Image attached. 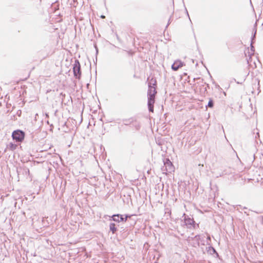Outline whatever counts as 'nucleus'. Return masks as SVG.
<instances>
[{
	"instance_id": "nucleus-4",
	"label": "nucleus",
	"mask_w": 263,
	"mask_h": 263,
	"mask_svg": "<svg viewBox=\"0 0 263 263\" xmlns=\"http://www.w3.org/2000/svg\"><path fill=\"white\" fill-rule=\"evenodd\" d=\"M130 217V215H121L119 214H114L111 216V219L110 220H113L114 221L120 222L121 221H126L128 218Z\"/></svg>"
},
{
	"instance_id": "nucleus-31",
	"label": "nucleus",
	"mask_w": 263,
	"mask_h": 263,
	"mask_svg": "<svg viewBox=\"0 0 263 263\" xmlns=\"http://www.w3.org/2000/svg\"><path fill=\"white\" fill-rule=\"evenodd\" d=\"M247 63L249 64V60H247Z\"/></svg>"
},
{
	"instance_id": "nucleus-17",
	"label": "nucleus",
	"mask_w": 263,
	"mask_h": 263,
	"mask_svg": "<svg viewBox=\"0 0 263 263\" xmlns=\"http://www.w3.org/2000/svg\"><path fill=\"white\" fill-rule=\"evenodd\" d=\"M62 183H63V186L65 188L66 187V180L65 179L63 181Z\"/></svg>"
},
{
	"instance_id": "nucleus-19",
	"label": "nucleus",
	"mask_w": 263,
	"mask_h": 263,
	"mask_svg": "<svg viewBox=\"0 0 263 263\" xmlns=\"http://www.w3.org/2000/svg\"><path fill=\"white\" fill-rule=\"evenodd\" d=\"M171 23V17L170 18L169 20H168V23L166 26V27L167 28L168 27V26L169 25V24Z\"/></svg>"
},
{
	"instance_id": "nucleus-14",
	"label": "nucleus",
	"mask_w": 263,
	"mask_h": 263,
	"mask_svg": "<svg viewBox=\"0 0 263 263\" xmlns=\"http://www.w3.org/2000/svg\"><path fill=\"white\" fill-rule=\"evenodd\" d=\"M16 147V145L12 143H10L9 144V148L11 150H14Z\"/></svg>"
},
{
	"instance_id": "nucleus-26",
	"label": "nucleus",
	"mask_w": 263,
	"mask_h": 263,
	"mask_svg": "<svg viewBox=\"0 0 263 263\" xmlns=\"http://www.w3.org/2000/svg\"><path fill=\"white\" fill-rule=\"evenodd\" d=\"M101 17H102V18H104V17H105V16H104V15H102V16H101Z\"/></svg>"
},
{
	"instance_id": "nucleus-28",
	"label": "nucleus",
	"mask_w": 263,
	"mask_h": 263,
	"mask_svg": "<svg viewBox=\"0 0 263 263\" xmlns=\"http://www.w3.org/2000/svg\"><path fill=\"white\" fill-rule=\"evenodd\" d=\"M243 209H247V208H246V207H245V206H244V207L243 208Z\"/></svg>"
},
{
	"instance_id": "nucleus-6",
	"label": "nucleus",
	"mask_w": 263,
	"mask_h": 263,
	"mask_svg": "<svg viewBox=\"0 0 263 263\" xmlns=\"http://www.w3.org/2000/svg\"><path fill=\"white\" fill-rule=\"evenodd\" d=\"M162 170H165L166 172L171 173L174 170V167L171 161L167 159L165 162H164V166L162 168Z\"/></svg>"
},
{
	"instance_id": "nucleus-27",
	"label": "nucleus",
	"mask_w": 263,
	"mask_h": 263,
	"mask_svg": "<svg viewBox=\"0 0 263 263\" xmlns=\"http://www.w3.org/2000/svg\"><path fill=\"white\" fill-rule=\"evenodd\" d=\"M256 26H257V24H256V23L255 24V26H254V27H256Z\"/></svg>"
},
{
	"instance_id": "nucleus-1",
	"label": "nucleus",
	"mask_w": 263,
	"mask_h": 263,
	"mask_svg": "<svg viewBox=\"0 0 263 263\" xmlns=\"http://www.w3.org/2000/svg\"><path fill=\"white\" fill-rule=\"evenodd\" d=\"M73 76L75 78L80 79L81 77V65L78 60L74 59V63L72 65Z\"/></svg>"
},
{
	"instance_id": "nucleus-29",
	"label": "nucleus",
	"mask_w": 263,
	"mask_h": 263,
	"mask_svg": "<svg viewBox=\"0 0 263 263\" xmlns=\"http://www.w3.org/2000/svg\"><path fill=\"white\" fill-rule=\"evenodd\" d=\"M237 84H241L242 83H239L238 82H237Z\"/></svg>"
},
{
	"instance_id": "nucleus-23",
	"label": "nucleus",
	"mask_w": 263,
	"mask_h": 263,
	"mask_svg": "<svg viewBox=\"0 0 263 263\" xmlns=\"http://www.w3.org/2000/svg\"><path fill=\"white\" fill-rule=\"evenodd\" d=\"M253 160L255 159V154H253Z\"/></svg>"
},
{
	"instance_id": "nucleus-18",
	"label": "nucleus",
	"mask_w": 263,
	"mask_h": 263,
	"mask_svg": "<svg viewBox=\"0 0 263 263\" xmlns=\"http://www.w3.org/2000/svg\"><path fill=\"white\" fill-rule=\"evenodd\" d=\"M95 48H96V55H97V54H98V48H97V46H96V45H95Z\"/></svg>"
},
{
	"instance_id": "nucleus-22",
	"label": "nucleus",
	"mask_w": 263,
	"mask_h": 263,
	"mask_svg": "<svg viewBox=\"0 0 263 263\" xmlns=\"http://www.w3.org/2000/svg\"><path fill=\"white\" fill-rule=\"evenodd\" d=\"M25 172H28V173H29V169H28V168H26V169H25Z\"/></svg>"
},
{
	"instance_id": "nucleus-3",
	"label": "nucleus",
	"mask_w": 263,
	"mask_h": 263,
	"mask_svg": "<svg viewBox=\"0 0 263 263\" xmlns=\"http://www.w3.org/2000/svg\"><path fill=\"white\" fill-rule=\"evenodd\" d=\"M12 137L16 142H22L25 138V133L21 130H14L12 134Z\"/></svg>"
},
{
	"instance_id": "nucleus-11",
	"label": "nucleus",
	"mask_w": 263,
	"mask_h": 263,
	"mask_svg": "<svg viewBox=\"0 0 263 263\" xmlns=\"http://www.w3.org/2000/svg\"><path fill=\"white\" fill-rule=\"evenodd\" d=\"M214 103L213 100H212V99L210 98L209 99L208 104L206 106V107H210V108H213L214 107Z\"/></svg>"
},
{
	"instance_id": "nucleus-10",
	"label": "nucleus",
	"mask_w": 263,
	"mask_h": 263,
	"mask_svg": "<svg viewBox=\"0 0 263 263\" xmlns=\"http://www.w3.org/2000/svg\"><path fill=\"white\" fill-rule=\"evenodd\" d=\"M109 230L112 234H115L117 231V228L115 223L111 222L109 224Z\"/></svg>"
},
{
	"instance_id": "nucleus-25",
	"label": "nucleus",
	"mask_w": 263,
	"mask_h": 263,
	"mask_svg": "<svg viewBox=\"0 0 263 263\" xmlns=\"http://www.w3.org/2000/svg\"><path fill=\"white\" fill-rule=\"evenodd\" d=\"M70 153H73V152H68V155H70Z\"/></svg>"
},
{
	"instance_id": "nucleus-32",
	"label": "nucleus",
	"mask_w": 263,
	"mask_h": 263,
	"mask_svg": "<svg viewBox=\"0 0 263 263\" xmlns=\"http://www.w3.org/2000/svg\"><path fill=\"white\" fill-rule=\"evenodd\" d=\"M262 3H263V0H262Z\"/></svg>"
},
{
	"instance_id": "nucleus-7",
	"label": "nucleus",
	"mask_w": 263,
	"mask_h": 263,
	"mask_svg": "<svg viewBox=\"0 0 263 263\" xmlns=\"http://www.w3.org/2000/svg\"><path fill=\"white\" fill-rule=\"evenodd\" d=\"M155 102V97H147V106L149 112L154 111V104Z\"/></svg>"
},
{
	"instance_id": "nucleus-21",
	"label": "nucleus",
	"mask_w": 263,
	"mask_h": 263,
	"mask_svg": "<svg viewBox=\"0 0 263 263\" xmlns=\"http://www.w3.org/2000/svg\"><path fill=\"white\" fill-rule=\"evenodd\" d=\"M207 239H208V240H210V241L211 240V237H210V236H208V237H207Z\"/></svg>"
},
{
	"instance_id": "nucleus-5",
	"label": "nucleus",
	"mask_w": 263,
	"mask_h": 263,
	"mask_svg": "<svg viewBox=\"0 0 263 263\" xmlns=\"http://www.w3.org/2000/svg\"><path fill=\"white\" fill-rule=\"evenodd\" d=\"M184 217V221L185 224L187 228L191 229L192 228H195V222L193 218H191L189 217L188 216L186 215L185 214H183Z\"/></svg>"
},
{
	"instance_id": "nucleus-15",
	"label": "nucleus",
	"mask_w": 263,
	"mask_h": 263,
	"mask_svg": "<svg viewBox=\"0 0 263 263\" xmlns=\"http://www.w3.org/2000/svg\"><path fill=\"white\" fill-rule=\"evenodd\" d=\"M256 32H257V30L256 29H254V33L252 35V37H251V42H254V40H255V35H256Z\"/></svg>"
},
{
	"instance_id": "nucleus-12",
	"label": "nucleus",
	"mask_w": 263,
	"mask_h": 263,
	"mask_svg": "<svg viewBox=\"0 0 263 263\" xmlns=\"http://www.w3.org/2000/svg\"><path fill=\"white\" fill-rule=\"evenodd\" d=\"M253 42L251 43L250 47H251V50L252 51V53H250L249 52V55L250 56V59L251 58V56L254 54V52L255 51L254 47L252 45Z\"/></svg>"
},
{
	"instance_id": "nucleus-2",
	"label": "nucleus",
	"mask_w": 263,
	"mask_h": 263,
	"mask_svg": "<svg viewBox=\"0 0 263 263\" xmlns=\"http://www.w3.org/2000/svg\"><path fill=\"white\" fill-rule=\"evenodd\" d=\"M148 89L147 91V97H155L157 93L156 87V81L151 79V82L148 83Z\"/></svg>"
},
{
	"instance_id": "nucleus-20",
	"label": "nucleus",
	"mask_w": 263,
	"mask_h": 263,
	"mask_svg": "<svg viewBox=\"0 0 263 263\" xmlns=\"http://www.w3.org/2000/svg\"><path fill=\"white\" fill-rule=\"evenodd\" d=\"M186 11L187 15V16H188V17H189V19H190V21L191 22V19H190V16H189V14L188 12H187V10H186Z\"/></svg>"
},
{
	"instance_id": "nucleus-13",
	"label": "nucleus",
	"mask_w": 263,
	"mask_h": 263,
	"mask_svg": "<svg viewBox=\"0 0 263 263\" xmlns=\"http://www.w3.org/2000/svg\"><path fill=\"white\" fill-rule=\"evenodd\" d=\"M68 122H72L73 124H72V129H73V128H74L76 127V122L75 121V120H73L72 119H67V122H66L67 124H68ZM67 126L68 125H67Z\"/></svg>"
},
{
	"instance_id": "nucleus-8",
	"label": "nucleus",
	"mask_w": 263,
	"mask_h": 263,
	"mask_svg": "<svg viewBox=\"0 0 263 263\" xmlns=\"http://www.w3.org/2000/svg\"><path fill=\"white\" fill-rule=\"evenodd\" d=\"M183 63L180 61H176L172 65V69L174 71H177L179 68L182 67Z\"/></svg>"
},
{
	"instance_id": "nucleus-16",
	"label": "nucleus",
	"mask_w": 263,
	"mask_h": 263,
	"mask_svg": "<svg viewBox=\"0 0 263 263\" xmlns=\"http://www.w3.org/2000/svg\"><path fill=\"white\" fill-rule=\"evenodd\" d=\"M194 238L198 240L200 239V236L199 235H196L195 236Z\"/></svg>"
},
{
	"instance_id": "nucleus-24",
	"label": "nucleus",
	"mask_w": 263,
	"mask_h": 263,
	"mask_svg": "<svg viewBox=\"0 0 263 263\" xmlns=\"http://www.w3.org/2000/svg\"><path fill=\"white\" fill-rule=\"evenodd\" d=\"M206 87H207L208 88H209V84H206Z\"/></svg>"
},
{
	"instance_id": "nucleus-9",
	"label": "nucleus",
	"mask_w": 263,
	"mask_h": 263,
	"mask_svg": "<svg viewBox=\"0 0 263 263\" xmlns=\"http://www.w3.org/2000/svg\"><path fill=\"white\" fill-rule=\"evenodd\" d=\"M206 250L208 253L210 254H215L217 257H219V254L216 251L215 249L213 248L212 246H210L206 248Z\"/></svg>"
},
{
	"instance_id": "nucleus-30",
	"label": "nucleus",
	"mask_w": 263,
	"mask_h": 263,
	"mask_svg": "<svg viewBox=\"0 0 263 263\" xmlns=\"http://www.w3.org/2000/svg\"><path fill=\"white\" fill-rule=\"evenodd\" d=\"M245 213L247 214V215H249V214H247L246 212H245Z\"/></svg>"
}]
</instances>
